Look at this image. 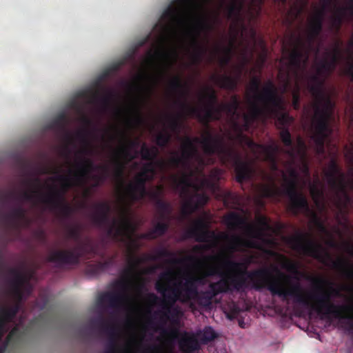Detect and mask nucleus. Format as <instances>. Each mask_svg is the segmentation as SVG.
<instances>
[{"label":"nucleus","instance_id":"obj_1","mask_svg":"<svg viewBox=\"0 0 353 353\" xmlns=\"http://www.w3.org/2000/svg\"><path fill=\"white\" fill-rule=\"evenodd\" d=\"M330 60L325 59L319 63L317 74L307 77V89L315 99L313 104L314 115L312 119V134L311 139L316 146V152L319 154L325 153V142L332 133L330 127V119L334 103L323 90L324 80L320 77L322 70L331 73L335 69L341 57V50L339 42L332 51L327 52Z\"/></svg>","mask_w":353,"mask_h":353},{"label":"nucleus","instance_id":"obj_2","mask_svg":"<svg viewBox=\"0 0 353 353\" xmlns=\"http://www.w3.org/2000/svg\"><path fill=\"white\" fill-rule=\"evenodd\" d=\"M279 278L288 284V288L283 286L281 290H276L277 296L283 301L292 297L293 303L303 305L316 312L322 319L329 321L333 319L347 320L346 324L350 330H353V304H335L332 296L341 297V294L337 289L331 288L330 292L323 290H313L303 294L302 286L299 282L292 283L290 276L274 268Z\"/></svg>","mask_w":353,"mask_h":353},{"label":"nucleus","instance_id":"obj_3","mask_svg":"<svg viewBox=\"0 0 353 353\" xmlns=\"http://www.w3.org/2000/svg\"><path fill=\"white\" fill-rule=\"evenodd\" d=\"M196 143H201L203 152L208 155L217 154L223 163L230 164L234 170L236 181L242 183L251 180L254 174V169L248 161L243 160L241 154L232 147L225 145L219 136H214L210 130H207L201 139L191 138L187 136L188 152H191L189 162L192 164L194 160L197 166L193 169L195 174L204 176L203 170L207 165L205 159L199 153Z\"/></svg>","mask_w":353,"mask_h":353},{"label":"nucleus","instance_id":"obj_4","mask_svg":"<svg viewBox=\"0 0 353 353\" xmlns=\"http://www.w3.org/2000/svg\"><path fill=\"white\" fill-rule=\"evenodd\" d=\"M130 240L131 244L128 248V266L123 271V279L116 281L114 283L117 291L105 292L98 298L99 303L103 304L106 303L110 308L119 309L129 301L130 296L128 291L131 283L130 279L137 275L139 265L145 261H155L159 259L169 257L170 259L168 262L172 265L194 263L197 265H200L203 262L201 259L190 255L181 259L176 258L174 252L164 248L158 249L155 254H145L143 257H140L134 253V250L139 248L137 241L132 239Z\"/></svg>","mask_w":353,"mask_h":353},{"label":"nucleus","instance_id":"obj_5","mask_svg":"<svg viewBox=\"0 0 353 353\" xmlns=\"http://www.w3.org/2000/svg\"><path fill=\"white\" fill-rule=\"evenodd\" d=\"M54 179L61 183V188L51 187L48 194H43L40 191L41 181L38 177L25 179L23 184L34 188L31 191L24 190L17 197H16L14 192H1V202L5 203L14 198L19 201H29L33 203L39 201L52 209L59 210L64 216H68L72 214V208L65 202V194L74 185V183L71 179L66 175L59 174Z\"/></svg>","mask_w":353,"mask_h":353},{"label":"nucleus","instance_id":"obj_6","mask_svg":"<svg viewBox=\"0 0 353 353\" xmlns=\"http://www.w3.org/2000/svg\"><path fill=\"white\" fill-rule=\"evenodd\" d=\"M256 99L261 101V105L254 104L250 114L244 115L243 127L245 130H248L256 119H266L270 116L276 118V125L279 130L288 128L294 121V118L288 112H284L283 98L279 95L277 88L272 80H268L261 93L257 94Z\"/></svg>","mask_w":353,"mask_h":353},{"label":"nucleus","instance_id":"obj_7","mask_svg":"<svg viewBox=\"0 0 353 353\" xmlns=\"http://www.w3.org/2000/svg\"><path fill=\"white\" fill-rule=\"evenodd\" d=\"M224 263L226 267L236 272L229 276L234 291L243 292L246 289L261 290L266 288L272 295L277 296L276 291L282 290L283 285L274 279L268 268L263 267L248 271V266L243 261L227 259Z\"/></svg>","mask_w":353,"mask_h":353},{"label":"nucleus","instance_id":"obj_8","mask_svg":"<svg viewBox=\"0 0 353 353\" xmlns=\"http://www.w3.org/2000/svg\"><path fill=\"white\" fill-rule=\"evenodd\" d=\"M290 247L295 251L307 256L312 257L322 263L331 266L343 272L347 278L353 279V263L348 260L340 257L333 260L332 256L323 245L312 239L308 233L298 232L295 235L290 236L287 241Z\"/></svg>","mask_w":353,"mask_h":353},{"label":"nucleus","instance_id":"obj_9","mask_svg":"<svg viewBox=\"0 0 353 353\" xmlns=\"http://www.w3.org/2000/svg\"><path fill=\"white\" fill-rule=\"evenodd\" d=\"M94 207L96 210L91 218L95 225L107 228L108 234L114 239L124 236L131 239L132 234L137 230V225L132 220L130 208H121L119 220L114 219L110 224L111 206L109 203L99 202Z\"/></svg>","mask_w":353,"mask_h":353},{"label":"nucleus","instance_id":"obj_10","mask_svg":"<svg viewBox=\"0 0 353 353\" xmlns=\"http://www.w3.org/2000/svg\"><path fill=\"white\" fill-rule=\"evenodd\" d=\"M155 289L163 296V307L168 310L172 307L176 301L190 303L192 307V301H195L199 292L197 286L187 279H185V282L178 283L173 287H169L163 281H158L155 283Z\"/></svg>","mask_w":353,"mask_h":353},{"label":"nucleus","instance_id":"obj_11","mask_svg":"<svg viewBox=\"0 0 353 353\" xmlns=\"http://www.w3.org/2000/svg\"><path fill=\"white\" fill-rule=\"evenodd\" d=\"M220 23L219 12H216L214 14L213 22L210 21L208 16L204 14H199L196 17L194 26L188 31L190 37V46L192 48L191 57L194 63H200L207 52L206 46L201 43L199 41L201 32L206 33V39L208 40V34L214 30L215 25Z\"/></svg>","mask_w":353,"mask_h":353},{"label":"nucleus","instance_id":"obj_12","mask_svg":"<svg viewBox=\"0 0 353 353\" xmlns=\"http://www.w3.org/2000/svg\"><path fill=\"white\" fill-rule=\"evenodd\" d=\"M289 176L283 174V184L282 194L290 199L289 209L294 215L301 212L310 210L309 204L305 196L298 190L299 174L293 168L288 169Z\"/></svg>","mask_w":353,"mask_h":353},{"label":"nucleus","instance_id":"obj_13","mask_svg":"<svg viewBox=\"0 0 353 353\" xmlns=\"http://www.w3.org/2000/svg\"><path fill=\"white\" fill-rule=\"evenodd\" d=\"M98 254V246L90 239H87L83 243L74 249L58 250L49 255L48 261L56 263L59 267L74 265L79 263L81 257Z\"/></svg>","mask_w":353,"mask_h":353},{"label":"nucleus","instance_id":"obj_14","mask_svg":"<svg viewBox=\"0 0 353 353\" xmlns=\"http://www.w3.org/2000/svg\"><path fill=\"white\" fill-rule=\"evenodd\" d=\"M0 268L2 272L6 269V263L3 261L2 254L0 255ZM8 274L12 276V278L10 279L8 275L3 272L1 274V276L10 287V294L17 300V303L13 305L18 304L20 307V303L23 299V289L28 287V293H30L31 290L29 283L30 276L23 274L17 268H9L8 269Z\"/></svg>","mask_w":353,"mask_h":353},{"label":"nucleus","instance_id":"obj_15","mask_svg":"<svg viewBox=\"0 0 353 353\" xmlns=\"http://www.w3.org/2000/svg\"><path fill=\"white\" fill-rule=\"evenodd\" d=\"M190 0H173V2L164 10L161 18L165 21L160 23L161 28L165 32H173L175 27L183 26L186 23V17L183 8L192 6Z\"/></svg>","mask_w":353,"mask_h":353},{"label":"nucleus","instance_id":"obj_16","mask_svg":"<svg viewBox=\"0 0 353 353\" xmlns=\"http://www.w3.org/2000/svg\"><path fill=\"white\" fill-rule=\"evenodd\" d=\"M169 87L170 90L176 92L180 97V99L175 101V103L181 108V112L177 114L176 116L168 115L167 116V121L168 123L169 128L174 132L179 133L182 128V123L181 119L189 116L187 110L183 109L181 105V102H187V98L190 94V89L186 84L182 82L179 76H175L170 81ZM192 117L191 115H190Z\"/></svg>","mask_w":353,"mask_h":353},{"label":"nucleus","instance_id":"obj_17","mask_svg":"<svg viewBox=\"0 0 353 353\" xmlns=\"http://www.w3.org/2000/svg\"><path fill=\"white\" fill-rule=\"evenodd\" d=\"M225 224L230 230H236L245 228L247 234L252 238L261 239L263 235V230L269 228V224L265 216H261L259 218V223L261 227H256L247 223L246 219L235 212H231L223 218Z\"/></svg>","mask_w":353,"mask_h":353},{"label":"nucleus","instance_id":"obj_18","mask_svg":"<svg viewBox=\"0 0 353 353\" xmlns=\"http://www.w3.org/2000/svg\"><path fill=\"white\" fill-rule=\"evenodd\" d=\"M327 183L335 192L337 199L341 201V194L343 196L346 203L350 201V196L346 190L345 175L341 172L337 162L332 159L328 165V170L325 172Z\"/></svg>","mask_w":353,"mask_h":353},{"label":"nucleus","instance_id":"obj_19","mask_svg":"<svg viewBox=\"0 0 353 353\" xmlns=\"http://www.w3.org/2000/svg\"><path fill=\"white\" fill-rule=\"evenodd\" d=\"M218 336L216 332L210 326H205L202 330L196 332L194 336H185L179 341L181 350L186 353H192L199 350L200 343L206 345L214 341Z\"/></svg>","mask_w":353,"mask_h":353},{"label":"nucleus","instance_id":"obj_20","mask_svg":"<svg viewBox=\"0 0 353 353\" xmlns=\"http://www.w3.org/2000/svg\"><path fill=\"white\" fill-rule=\"evenodd\" d=\"M181 105L187 110L188 115L196 117L200 122L205 125H208L211 121H219L221 117L222 112H225L223 103L199 108L183 101L181 103Z\"/></svg>","mask_w":353,"mask_h":353},{"label":"nucleus","instance_id":"obj_21","mask_svg":"<svg viewBox=\"0 0 353 353\" xmlns=\"http://www.w3.org/2000/svg\"><path fill=\"white\" fill-rule=\"evenodd\" d=\"M167 69L162 70L158 77H148L145 74H141L139 76L140 79H150L152 81V85L144 88V91L146 92V97L140 99L133 105L132 109L135 114L136 121L138 123H141L142 121L141 103H145L150 97V96L153 94L156 87L157 86L160 78H162L165 74H167Z\"/></svg>","mask_w":353,"mask_h":353},{"label":"nucleus","instance_id":"obj_22","mask_svg":"<svg viewBox=\"0 0 353 353\" xmlns=\"http://www.w3.org/2000/svg\"><path fill=\"white\" fill-rule=\"evenodd\" d=\"M100 165L96 166L90 158L83 157L81 161L76 163L77 171L73 172L70 170V174H73V177L68 176L74 185L83 183L90 172L96 169H99Z\"/></svg>","mask_w":353,"mask_h":353},{"label":"nucleus","instance_id":"obj_23","mask_svg":"<svg viewBox=\"0 0 353 353\" xmlns=\"http://www.w3.org/2000/svg\"><path fill=\"white\" fill-rule=\"evenodd\" d=\"M195 175V172L193 170L192 165H190L189 169H184L181 170V177L176 175L172 176V183L174 189H181L180 196H187L191 194L189 191V188H195L196 191L199 190V187L196 185L192 181L191 178Z\"/></svg>","mask_w":353,"mask_h":353},{"label":"nucleus","instance_id":"obj_24","mask_svg":"<svg viewBox=\"0 0 353 353\" xmlns=\"http://www.w3.org/2000/svg\"><path fill=\"white\" fill-rule=\"evenodd\" d=\"M215 234L207 229L204 220L199 219L194 222L193 226L188 229L185 234V239L194 238L196 241L205 243L210 238H214Z\"/></svg>","mask_w":353,"mask_h":353},{"label":"nucleus","instance_id":"obj_25","mask_svg":"<svg viewBox=\"0 0 353 353\" xmlns=\"http://www.w3.org/2000/svg\"><path fill=\"white\" fill-rule=\"evenodd\" d=\"M148 181L137 174L134 181L128 183L126 188L128 195L131 201H139L143 199L148 195L146 183Z\"/></svg>","mask_w":353,"mask_h":353},{"label":"nucleus","instance_id":"obj_26","mask_svg":"<svg viewBox=\"0 0 353 353\" xmlns=\"http://www.w3.org/2000/svg\"><path fill=\"white\" fill-rule=\"evenodd\" d=\"M90 328H94L97 327L106 332L110 336V343L108 349L105 353H118V350L116 345V338L117 336V329L114 325L108 323L105 321L103 319H99L92 320L89 324Z\"/></svg>","mask_w":353,"mask_h":353},{"label":"nucleus","instance_id":"obj_27","mask_svg":"<svg viewBox=\"0 0 353 353\" xmlns=\"http://www.w3.org/2000/svg\"><path fill=\"white\" fill-rule=\"evenodd\" d=\"M188 148L187 137H185L181 148V154L179 155L177 152H172V156L168 159V163L171 167L181 169V170L190 168L192 165L189 162V157L192 153L188 152Z\"/></svg>","mask_w":353,"mask_h":353},{"label":"nucleus","instance_id":"obj_28","mask_svg":"<svg viewBox=\"0 0 353 353\" xmlns=\"http://www.w3.org/2000/svg\"><path fill=\"white\" fill-rule=\"evenodd\" d=\"M325 12L324 10H319L310 22L309 33L307 37L310 48L313 46L314 40L322 32Z\"/></svg>","mask_w":353,"mask_h":353},{"label":"nucleus","instance_id":"obj_29","mask_svg":"<svg viewBox=\"0 0 353 353\" xmlns=\"http://www.w3.org/2000/svg\"><path fill=\"white\" fill-rule=\"evenodd\" d=\"M180 196L184 200L182 206L189 211L192 210V214L207 204L210 199L206 193H198L197 192L194 194H189L187 196L182 195Z\"/></svg>","mask_w":353,"mask_h":353},{"label":"nucleus","instance_id":"obj_30","mask_svg":"<svg viewBox=\"0 0 353 353\" xmlns=\"http://www.w3.org/2000/svg\"><path fill=\"white\" fill-rule=\"evenodd\" d=\"M122 137V145L119 148L118 153L121 154L124 158L128 161H131L137 157L138 151L135 152V154L133 155L131 150L134 148H137L140 145V140L137 138L135 139H131L128 137L126 133H121Z\"/></svg>","mask_w":353,"mask_h":353},{"label":"nucleus","instance_id":"obj_31","mask_svg":"<svg viewBox=\"0 0 353 353\" xmlns=\"http://www.w3.org/2000/svg\"><path fill=\"white\" fill-rule=\"evenodd\" d=\"M221 237L229 241V248L232 251H237L243 248H256L257 247L256 242L245 239L239 235L234 234L229 236L226 234H222Z\"/></svg>","mask_w":353,"mask_h":353},{"label":"nucleus","instance_id":"obj_32","mask_svg":"<svg viewBox=\"0 0 353 353\" xmlns=\"http://www.w3.org/2000/svg\"><path fill=\"white\" fill-rule=\"evenodd\" d=\"M312 49L313 46L310 48L307 41L305 42L301 37H298L296 39V45L291 51L289 58L303 59V63L306 64L308 61L310 52Z\"/></svg>","mask_w":353,"mask_h":353},{"label":"nucleus","instance_id":"obj_33","mask_svg":"<svg viewBox=\"0 0 353 353\" xmlns=\"http://www.w3.org/2000/svg\"><path fill=\"white\" fill-rule=\"evenodd\" d=\"M221 278L219 281L210 283L209 289L206 290L210 292L212 298L215 297L219 294L234 290L229 275L224 272L223 277Z\"/></svg>","mask_w":353,"mask_h":353},{"label":"nucleus","instance_id":"obj_34","mask_svg":"<svg viewBox=\"0 0 353 353\" xmlns=\"http://www.w3.org/2000/svg\"><path fill=\"white\" fill-rule=\"evenodd\" d=\"M242 69H238V74L236 77H233L228 74L214 75L212 77L215 83L221 88L230 91L236 90L238 81L241 75Z\"/></svg>","mask_w":353,"mask_h":353},{"label":"nucleus","instance_id":"obj_35","mask_svg":"<svg viewBox=\"0 0 353 353\" xmlns=\"http://www.w3.org/2000/svg\"><path fill=\"white\" fill-rule=\"evenodd\" d=\"M26 210L22 205H18L12 209L10 213L2 214L0 212V219L4 221L10 226H15L19 221L26 218Z\"/></svg>","mask_w":353,"mask_h":353},{"label":"nucleus","instance_id":"obj_36","mask_svg":"<svg viewBox=\"0 0 353 353\" xmlns=\"http://www.w3.org/2000/svg\"><path fill=\"white\" fill-rule=\"evenodd\" d=\"M214 275H219L220 277H223L224 272L221 271L219 268L211 266L199 275L190 274L186 276L185 279L190 281L194 285H196L198 287L199 285L205 284L206 277Z\"/></svg>","mask_w":353,"mask_h":353},{"label":"nucleus","instance_id":"obj_37","mask_svg":"<svg viewBox=\"0 0 353 353\" xmlns=\"http://www.w3.org/2000/svg\"><path fill=\"white\" fill-rule=\"evenodd\" d=\"M90 134L91 132L87 130H81L76 133L77 138L79 139L83 145V148L79 151V153L82 155L91 156L94 154L95 152L94 148L88 138V135Z\"/></svg>","mask_w":353,"mask_h":353},{"label":"nucleus","instance_id":"obj_38","mask_svg":"<svg viewBox=\"0 0 353 353\" xmlns=\"http://www.w3.org/2000/svg\"><path fill=\"white\" fill-rule=\"evenodd\" d=\"M68 119L64 114H59L50 124L51 128H55L59 132L65 133V139L69 143L72 142V136L70 132L67 131Z\"/></svg>","mask_w":353,"mask_h":353},{"label":"nucleus","instance_id":"obj_39","mask_svg":"<svg viewBox=\"0 0 353 353\" xmlns=\"http://www.w3.org/2000/svg\"><path fill=\"white\" fill-rule=\"evenodd\" d=\"M279 136L283 142V145L290 149L286 150L285 151V154H287L290 157H294V151L293 149V141L292 139L291 134L288 128H285L283 129L280 130Z\"/></svg>","mask_w":353,"mask_h":353},{"label":"nucleus","instance_id":"obj_40","mask_svg":"<svg viewBox=\"0 0 353 353\" xmlns=\"http://www.w3.org/2000/svg\"><path fill=\"white\" fill-rule=\"evenodd\" d=\"M246 144L252 150H259V151H268L269 152L274 153L277 154L279 152V147L274 144L272 143L268 145H265L263 144H259L254 142L253 140L246 138Z\"/></svg>","mask_w":353,"mask_h":353},{"label":"nucleus","instance_id":"obj_41","mask_svg":"<svg viewBox=\"0 0 353 353\" xmlns=\"http://www.w3.org/2000/svg\"><path fill=\"white\" fill-rule=\"evenodd\" d=\"M114 97V92L108 90L103 96H101L99 92H96L91 96L90 103H101L105 107H108Z\"/></svg>","mask_w":353,"mask_h":353},{"label":"nucleus","instance_id":"obj_42","mask_svg":"<svg viewBox=\"0 0 353 353\" xmlns=\"http://www.w3.org/2000/svg\"><path fill=\"white\" fill-rule=\"evenodd\" d=\"M243 0H232L227 6V17L229 19H238L243 8Z\"/></svg>","mask_w":353,"mask_h":353},{"label":"nucleus","instance_id":"obj_43","mask_svg":"<svg viewBox=\"0 0 353 353\" xmlns=\"http://www.w3.org/2000/svg\"><path fill=\"white\" fill-rule=\"evenodd\" d=\"M155 206L158 210L159 219L168 220L172 212L171 204L163 200H158L157 204Z\"/></svg>","mask_w":353,"mask_h":353},{"label":"nucleus","instance_id":"obj_44","mask_svg":"<svg viewBox=\"0 0 353 353\" xmlns=\"http://www.w3.org/2000/svg\"><path fill=\"white\" fill-rule=\"evenodd\" d=\"M155 174L156 170L153 162H149L143 165L142 170L137 175L141 176L147 181H151L154 179Z\"/></svg>","mask_w":353,"mask_h":353},{"label":"nucleus","instance_id":"obj_45","mask_svg":"<svg viewBox=\"0 0 353 353\" xmlns=\"http://www.w3.org/2000/svg\"><path fill=\"white\" fill-rule=\"evenodd\" d=\"M268 81H267L265 83H267ZM265 84L266 83H265V85L262 88H263L265 86ZM260 85H261V79H260V77H252V79H251V81H250V91L254 93L253 99H254V103L252 105V106L254 104H256L258 105H259V104L261 105V101H258L256 99V96L257 94H260L261 93L262 90H263V89H261V90L259 91Z\"/></svg>","mask_w":353,"mask_h":353},{"label":"nucleus","instance_id":"obj_46","mask_svg":"<svg viewBox=\"0 0 353 353\" xmlns=\"http://www.w3.org/2000/svg\"><path fill=\"white\" fill-rule=\"evenodd\" d=\"M140 152L142 159L145 161H152L157 157L159 153L157 148L152 147L150 148L145 143H143Z\"/></svg>","mask_w":353,"mask_h":353},{"label":"nucleus","instance_id":"obj_47","mask_svg":"<svg viewBox=\"0 0 353 353\" xmlns=\"http://www.w3.org/2000/svg\"><path fill=\"white\" fill-rule=\"evenodd\" d=\"M254 154H258L263 156L265 161L269 162L272 165V169L274 171L277 170V158L274 153L269 152L268 151L252 150Z\"/></svg>","mask_w":353,"mask_h":353},{"label":"nucleus","instance_id":"obj_48","mask_svg":"<svg viewBox=\"0 0 353 353\" xmlns=\"http://www.w3.org/2000/svg\"><path fill=\"white\" fill-rule=\"evenodd\" d=\"M202 99H205V103L203 107H209L218 103V97L215 90L211 88H208Z\"/></svg>","mask_w":353,"mask_h":353},{"label":"nucleus","instance_id":"obj_49","mask_svg":"<svg viewBox=\"0 0 353 353\" xmlns=\"http://www.w3.org/2000/svg\"><path fill=\"white\" fill-rule=\"evenodd\" d=\"M239 101L236 95H234L231 98V101L229 103H223V107L230 115H234L236 112L239 108Z\"/></svg>","mask_w":353,"mask_h":353},{"label":"nucleus","instance_id":"obj_50","mask_svg":"<svg viewBox=\"0 0 353 353\" xmlns=\"http://www.w3.org/2000/svg\"><path fill=\"white\" fill-rule=\"evenodd\" d=\"M344 11L345 9L343 8H337V12L332 18V28L334 29L336 32L340 30L343 24Z\"/></svg>","mask_w":353,"mask_h":353},{"label":"nucleus","instance_id":"obj_51","mask_svg":"<svg viewBox=\"0 0 353 353\" xmlns=\"http://www.w3.org/2000/svg\"><path fill=\"white\" fill-rule=\"evenodd\" d=\"M212 299L213 298L210 292L205 290L199 292V295L196 296L194 301L201 306L208 307L211 305Z\"/></svg>","mask_w":353,"mask_h":353},{"label":"nucleus","instance_id":"obj_52","mask_svg":"<svg viewBox=\"0 0 353 353\" xmlns=\"http://www.w3.org/2000/svg\"><path fill=\"white\" fill-rule=\"evenodd\" d=\"M170 57V53L162 50H156L154 51L150 50L148 52V57L146 59V61L148 63H152L157 58H163L165 59H169Z\"/></svg>","mask_w":353,"mask_h":353},{"label":"nucleus","instance_id":"obj_53","mask_svg":"<svg viewBox=\"0 0 353 353\" xmlns=\"http://www.w3.org/2000/svg\"><path fill=\"white\" fill-rule=\"evenodd\" d=\"M172 135L170 132L165 131L159 132L156 137V143L161 148H165L170 143Z\"/></svg>","mask_w":353,"mask_h":353},{"label":"nucleus","instance_id":"obj_54","mask_svg":"<svg viewBox=\"0 0 353 353\" xmlns=\"http://www.w3.org/2000/svg\"><path fill=\"white\" fill-rule=\"evenodd\" d=\"M165 220H161L157 222L152 229L157 236H161L165 234L169 228V224Z\"/></svg>","mask_w":353,"mask_h":353},{"label":"nucleus","instance_id":"obj_55","mask_svg":"<svg viewBox=\"0 0 353 353\" xmlns=\"http://www.w3.org/2000/svg\"><path fill=\"white\" fill-rule=\"evenodd\" d=\"M81 236V227L77 225L68 229V238L79 242Z\"/></svg>","mask_w":353,"mask_h":353},{"label":"nucleus","instance_id":"obj_56","mask_svg":"<svg viewBox=\"0 0 353 353\" xmlns=\"http://www.w3.org/2000/svg\"><path fill=\"white\" fill-rule=\"evenodd\" d=\"M101 265L99 262L88 264L85 267L86 274L92 276L99 275L103 272Z\"/></svg>","mask_w":353,"mask_h":353},{"label":"nucleus","instance_id":"obj_57","mask_svg":"<svg viewBox=\"0 0 353 353\" xmlns=\"http://www.w3.org/2000/svg\"><path fill=\"white\" fill-rule=\"evenodd\" d=\"M99 169L102 171L101 174L100 175H93L92 179L94 181L100 182V184H102L108 178L110 174V168L107 165H100Z\"/></svg>","mask_w":353,"mask_h":353},{"label":"nucleus","instance_id":"obj_58","mask_svg":"<svg viewBox=\"0 0 353 353\" xmlns=\"http://www.w3.org/2000/svg\"><path fill=\"white\" fill-rule=\"evenodd\" d=\"M224 56L220 59V63L222 65H227L231 61L232 54V44L230 46L223 48Z\"/></svg>","mask_w":353,"mask_h":353},{"label":"nucleus","instance_id":"obj_59","mask_svg":"<svg viewBox=\"0 0 353 353\" xmlns=\"http://www.w3.org/2000/svg\"><path fill=\"white\" fill-rule=\"evenodd\" d=\"M163 188L162 185L157 187V190L150 192H148V195L154 201V205L157 204L158 200H163L161 195L163 194Z\"/></svg>","mask_w":353,"mask_h":353},{"label":"nucleus","instance_id":"obj_60","mask_svg":"<svg viewBox=\"0 0 353 353\" xmlns=\"http://www.w3.org/2000/svg\"><path fill=\"white\" fill-rule=\"evenodd\" d=\"M301 95H300V88L299 85H297L296 90L292 93V107L294 110H299L301 108Z\"/></svg>","mask_w":353,"mask_h":353},{"label":"nucleus","instance_id":"obj_61","mask_svg":"<svg viewBox=\"0 0 353 353\" xmlns=\"http://www.w3.org/2000/svg\"><path fill=\"white\" fill-rule=\"evenodd\" d=\"M310 193L316 203L319 202V199L323 195V190L319 188L317 183L311 185Z\"/></svg>","mask_w":353,"mask_h":353},{"label":"nucleus","instance_id":"obj_62","mask_svg":"<svg viewBox=\"0 0 353 353\" xmlns=\"http://www.w3.org/2000/svg\"><path fill=\"white\" fill-rule=\"evenodd\" d=\"M114 162L115 165L114 175L117 178L121 179L123 176L124 165L118 157L114 159Z\"/></svg>","mask_w":353,"mask_h":353},{"label":"nucleus","instance_id":"obj_63","mask_svg":"<svg viewBox=\"0 0 353 353\" xmlns=\"http://www.w3.org/2000/svg\"><path fill=\"white\" fill-rule=\"evenodd\" d=\"M279 190L276 186L272 184V185H268L264 188L263 192L265 196L267 197H272L279 194Z\"/></svg>","mask_w":353,"mask_h":353},{"label":"nucleus","instance_id":"obj_64","mask_svg":"<svg viewBox=\"0 0 353 353\" xmlns=\"http://www.w3.org/2000/svg\"><path fill=\"white\" fill-rule=\"evenodd\" d=\"M290 59V65L294 69V72L297 75L298 71L301 68L303 63V59Z\"/></svg>","mask_w":353,"mask_h":353}]
</instances>
